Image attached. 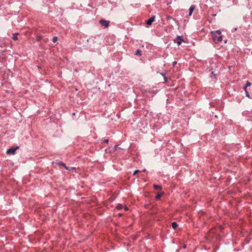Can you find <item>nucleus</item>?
Wrapping results in <instances>:
<instances>
[{
	"label": "nucleus",
	"instance_id": "7",
	"mask_svg": "<svg viewBox=\"0 0 252 252\" xmlns=\"http://www.w3.org/2000/svg\"><path fill=\"white\" fill-rule=\"evenodd\" d=\"M19 33H14L13 34L12 38L14 40H17L18 39V35Z\"/></svg>",
	"mask_w": 252,
	"mask_h": 252
},
{
	"label": "nucleus",
	"instance_id": "15",
	"mask_svg": "<svg viewBox=\"0 0 252 252\" xmlns=\"http://www.w3.org/2000/svg\"><path fill=\"white\" fill-rule=\"evenodd\" d=\"M161 194H158L156 196V198L157 199H159L161 197Z\"/></svg>",
	"mask_w": 252,
	"mask_h": 252
},
{
	"label": "nucleus",
	"instance_id": "18",
	"mask_svg": "<svg viewBox=\"0 0 252 252\" xmlns=\"http://www.w3.org/2000/svg\"><path fill=\"white\" fill-rule=\"evenodd\" d=\"M66 170H68V167L65 165V166H63Z\"/></svg>",
	"mask_w": 252,
	"mask_h": 252
},
{
	"label": "nucleus",
	"instance_id": "19",
	"mask_svg": "<svg viewBox=\"0 0 252 252\" xmlns=\"http://www.w3.org/2000/svg\"><path fill=\"white\" fill-rule=\"evenodd\" d=\"M108 141L109 140L108 139H106L105 140V142L106 143H108Z\"/></svg>",
	"mask_w": 252,
	"mask_h": 252
},
{
	"label": "nucleus",
	"instance_id": "12",
	"mask_svg": "<svg viewBox=\"0 0 252 252\" xmlns=\"http://www.w3.org/2000/svg\"><path fill=\"white\" fill-rule=\"evenodd\" d=\"M123 205L119 204L117 205V206L116 207V208L117 210H119L122 209L123 208Z\"/></svg>",
	"mask_w": 252,
	"mask_h": 252
},
{
	"label": "nucleus",
	"instance_id": "13",
	"mask_svg": "<svg viewBox=\"0 0 252 252\" xmlns=\"http://www.w3.org/2000/svg\"><path fill=\"white\" fill-rule=\"evenodd\" d=\"M251 85V83L249 81H247L244 87H246V88L247 89V88L248 87H249Z\"/></svg>",
	"mask_w": 252,
	"mask_h": 252
},
{
	"label": "nucleus",
	"instance_id": "9",
	"mask_svg": "<svg viewBox=\"0 0 252 252\" xmlns=\"http://www.w3.org/2000/svg\"><path fill=\"white\" fill-rule=\"evenodd\" d=\"M154 187L156 190H161V187L159 185H154Z\"/></svg>",
	"mask_w": 252,
	"mask_h": 252
},
{
	"label": "nucleus",
	"instance_id": "5",
	"mask_svg": "<svg viewBox=\"0 0 252 252\" xmlns=\"http://www.w3.org/2000/svg\"><path fill=\"white\" fill-rule=\"evenodd\" d=\"M155 20V16H153L150 18L146 22V24L148 25H151L152 23Z\"/></svg>",
	"mask_w": 252,
	"mask_h": 252
},
{
	"label": "nucleus",
	"instance_id": "2",
	"mask_svg": "<svg viewBox=\"0 0 252 252\" xmlns=\"http://www.w3.org/2000/svg\"><path fill=\"white\" fill-rule=\"evenodd\" d=\"M99 23L101 25V26L104 27V28L108 27L110 24L109 21H107L104 19L100 20Z\"/></svg>",
	"mask_w": 252,
	"mask_h": 252
},
{
	"label": "nucleus",
	"instance_id": "4",
	"mask_svg": "<svg viewBox=\"0 0 252 252\" xmlns=\"http://www.w3.org/2000/svg\"><path fill=\"white\" fill-rule=\"evenodd\" d=\"M174 41L175 43H177L178 45H180L181 43L184 42L183 39L182 38V36H177L174 40Z\"/></svg>",
	"mask_w": 252,
	"mask_h": 252
},
{
	"label": "nucleus",
	"instance_id": "20",
	"mask_svg": "<svg viewBox=\"0 0 252 252\" xmlns=\"http://www.w3.org/2000/svg\"><path fill=\"white\" fill-rule=\"evenodd\" d=\"M164 79L165 81L166 82L167 81V78H166L165 76H164Z\"/></svg>",
	"mask_w": 252,
	"mask_h": 252
},
{
	"label": "nucleus",
	"instance_id": "22",
	"mask_svg": "<svg viewBox=\"0 0 252 252\" xmlns=\"http://www.w3.org/2000/svg\"><path fill=\"white\" fill-rule=\"evenodd\" d=\"M183 248H186V246L185 245L183 246Z\"/></svg>",
	"mask_w": 252,
	"mask_h": 252
},
{
	"label": "nucleus",
	"instance_id": "17",
	"mask_svg": "<svg viewBox=\"0 0 252 252\" xmlns=\"http://www.w3.org/2000/svg\"><path fill=\"white\" fill-rule=\"evenodd\" d=\"M140 172V171H139V170H135V171L134 172V173H133V175H136L138 172Z\"/></svg>",
	"mask_w": 252,
	"mask_h": 252
},
{
	"label": "nucleus",
	"instance_id": "16",
	"mask_svg": "<svg viewBox=\"0 0 252 252\" xmlns=\"http://www.w3.org/2000/svg\"><path fill=\"white\" fill-rule=\"evenodd\" d=\"M58 164V165H59L60 166H65V165L63 162L62 161L59 162Z\"/></svg>",
	"mask_w": 252,
	"mask_h": 252
},
{
	"label": "nucleus",
	"instance_id": "14",
	"mask_svg": "<svg viewBox=\"0 0 252 252\" xmlns=\"http://www.w3.org/2000/svg\"><path fill=\"white\" fill-rule=\"evenodd\" d=\"M58 37H57V36L53 37V39H52L53 42H54V43L56 42L57 41V40H58Z\"/></svg>",
	"mask_w": 252,
	"mask_h": 252
},
{
	"label": "nucleus",
	"instance_id": "10",
	"mask_svg": "<svg viewBox=\"0 0 252 252\" xmlns=\"http://www.w3.org/2000/svg\"><path fill=\"white\" fill-rule=\"evenodd\" d=\"M141 50H140V49H137L136 52H135V55H138L139 56H141L142 54H141Z\"/></svg>",
	"mask_w": 252,
	"mask_h": 252
},
{
	"label": "nucleus",
	"instance_id": "23",
	"mask_svg": "<svg viewBox=\"0 0 252 252\" xmlns=\"http://www.w3.org/2000/svg\"><path fill=\"white\" fill-rule=\"evenodd\" d=\"M173 63H174V64H175V63H176V62H174Z\"/></svg>",
	"mask_w": 252,
	"mask_h": 252
},
{
	"label": "nucleus",
	"instance_id": "3",
	"mask_svg": "<svg viewBox=\"0 0 252 252\" xmlns=\"http://www.w3.org/2000/svg\"><path fill=\"white\" fill-rule=\"evenodd\" d=\"M18 149V146H17L16 148H11L7 150V151H6V153L7 154L14 155L15 154L16 151Z\"/></svg>",
	"mask_w": 252,
	"mask_h": 252
},
{
	"label": "nucleus",
	"instance_id": "11",
	"mask_svg": "<svg viewBox=\"0 0 252 252\" xmlns=\"http://www.w3.org/2000/svg\"><path fill=\"white\" fill-rule=\"evenodd\" d=\"M244 89L245 90L246 96H247L249 98H251L250 94L248 92L247 89L246 88V87H244Z\"/></svg>",
	"mask_w": 252,
	"mask_h": 252
},
{
	"label": "nucleus",
	"instance_id": "6",
	"mask_svg": "<svg viewBox=\"0 0 252 252\" xmlns=\"http://www.w3.org/2000/svg\"><path fill=\"white\" fill-rule=\"evenodd\" d=\"M195 6L194 5H191L189 8V16H191L194 10L195 9Z\"/></svg>",
	"mask_w": 252,
	"mask_h": 252
},
{
	"label": "nucleus",
	"instance_id": "1",
	"mask_svg": "<svg viewBox=\"0 0 252 252\" xmlns=\"http://www.w3.org/2000/svg\"><path fill=\"white\" fill-rule=\"evenodd\" d=\"M210 33L211 34L213 41L216 43H218L222 40V37L221 35V32L220 30H219L216 31H211Z\"/></svg>",
	"mask_w": 252,
	"mask_h": 252
},
{
	"label": "nucleus",
	"instance_id": "21",
	"mask_svg": "<svg viewBox=\"0 0 252 252\" xmlns=\"http://www.w3.org/2000/svg\"><path fill=\"white\" fill-rule=\"evenodd\" d=\"M125 210H128V208L127 207H125Z\"/></svg>",
	"mask_w": 252,
	"mask_h": 252
},
{
	"label": "nucleus",
	"instance_id": "8",
	"mask_svg": "<svg viewBox=\"0 0 252 252\" xmlns=\"http://www.w3.org/2000/svg\"><path fill=\"white\" fill-rule=\"evenodd\" d=\"M171 225H172V228L174 229H176L177 228L178 226V224L176 222H172Z\"/></svg>",
	"mask_w": 252,
	"mask_h": 252
}]
</instances>
